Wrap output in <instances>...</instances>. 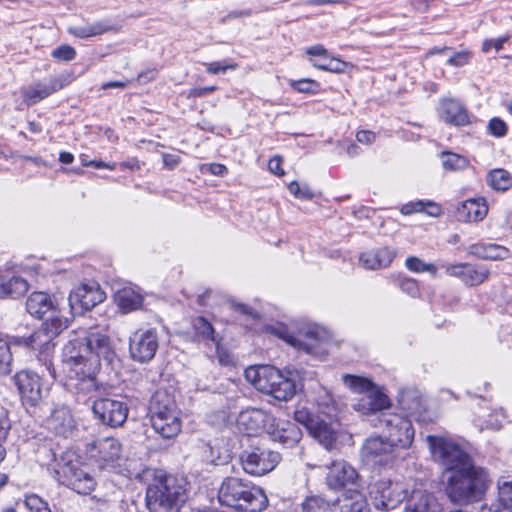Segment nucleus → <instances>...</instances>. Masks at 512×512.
Returning a JSON list of instances; mask_svg holds the SVG:
<instances>
[{
    "label": "nucleus",
    "mask_w": 512,
    "mask_h": 512,
    "mask_svg": "<svg viewBox=\"0 0 512 512\" xmlns=\"http://www.w3.org/2000/svg\"><path fill=\"white\" fill-rule=\"evenodd\" d=\"M116 358L115 346L106 334L83 332L63 347L62 362L69 386L88 394L97 388L96 374L100 360L111 363Z\"/></svg>",
    "instance_id": "obj_1"
},
{
    "label": "nucleus",
    "mask_w": 512,
    "mask_h": 512,
    "mask_svg": "<svg viewBox=\"0 0 512 512\" xmlns=\"http://www.w3.org/2000/svg\"><path fill=\"white\" fill-rule=\"evenodd\" d=\"M444 491L451 502L466 505L482 499L490 484L488 472L473 461L443 476Z\"/></svg>",
    "instance_id": "obj_2"
},
{
    "label": "nucleus",
    "mask_w": 512,
    "mask_h": 512,
    "mask_svg": "<svg viewBox=\"0 0 512 512\" xmlns=\"http://www.w3.org/2000/svg\"><path fill=\"white\" fill-rule=\"evenodd\" d=\"M244 375L255 389L279 401H288L296 394L298 373L294 370L281 371L271 365H253L245 369Z\"/></svg>",
    "instance_id": "obj_3"
},
{
    "label": "nucleus",
    "mask_w": 512,
    "mask_h": 512,
    "mask_svg": "<svg viewBox=\"0 0 512 512\" xmlns=\"http://www.w3.org/2000/svg\"><path fill=\"white\" fill-rule=\"evenodd\" d=\"M221 505L242 512H262L268 499L262 488L238 477H226L218 489Z\"/></svg>",
    "instance_id": "obj_4"
},
{
    "label": "nucleus",
    "mask_w": 512,
    "mask_h": 512,
    "mask_svg": "<svg viewBox=\"0 0 512 512\" xmlns=\"http://www.w3.org/2000/svg\"><path fill=\"white\" fill-rule=\"evenodd\" d=\"M53 463L48 464L53 477L60 483L78 494L87 495L94 491L96 481L94 477L82 467L79 457L73 451H65L60 459L52 452Z\"/></svg>",
    "instance_id": "obj_5"
},
{
    "label": "nucleus",
    "mask_w": 512,
    "mask_h": 512,
    "mask_svg": "<svg viewBox=\"0 0 512 512\" xmlns=\"http://www.w3.org/2000/svg\"><path fill=\"white\" fill-rule=\"evenodd\" d=\"M186 499L184 486L172 475L158 477L146 492L150 512H179Z\"/></svg>",
    "instance_id": "obj_6"
},
{
    "label": "nucleus",
    "mask_w": 512,
    "mask_h": 512,
    "mask_svg": "<svg viewBox=\"0 0 512 512\" xmlns=\"http://www.w3.org/2000/svg\"><path fill=\"white\" fill-rule=\"evenodd\" d=\"M150 422L154 431L164 439L176 437L182 427L180 411L172 395L157 390L151 399Z\"/></svg>",
    "instance_id": "obj_7"
},
{
    "label": "nucleus",
    "mask_w": 512,
    "mask_h": 512,
    "mask_svg": "<svg viewBox=\"0 0 512 512\" xmlns=\"http://www.w3.org/2000/svg\"><path fill=\"white\" fill-rule=\"evenodd\" d=\"M42 326L43 331L33 333L28 338V344L34 350L39 345L41 346L37 361L46 367L48 374L54 379L56 378V371L53 364V344H51V340L68 327V319L63 317L58 307H56L55 313H49V317L43 322Z\"/></svg>",
    "instance_id": "obj_8"
},
{
    "label": "nucleus",
    "mask_w": 512,
    "mask_h": 512,
    "mask_svg": "<svg viewBox=\"0 0 512 512\" xmlns=\"http://www.w3.org/2000/svg\"><path fill=\"white\" fill-rule=\"evenodd\" d=\"M342 380L352 392L363 395L353 404L354 410L361 414L367 415L390 406L388 396L369 378L345 374Z\"/></svg>",
    "instance_id": "obj_9"
},
{
    "label": "nucleus",
    "mask_w": 512,
    "mask_h": 512,
    "mask_svg": "<svg viewBox=\"0 0 512 512\" xmlns=\"http://www.w3.org/2000/svg\"><path fill=\"white\" fill-rule=\"evenodd\" d=\"M267 331L307 354L318 355L321 353L324 330L316 325H305L296 332H292L285 325L277 324L268 326Z\"/></svg>",
    "instance_id": "obj_10"
},
{
    "label": "nucleus",
    "mask_w": 512,
    "mask_h": 512,
    "mask_svg": "<svg viewBox=\"0 0 512 512\" xmlns=\"http://www.w3.org/2000/svg\"><path fill=\"white\" fill-rule=\"evenodd\" d=\"M433 460L443 468V476L472 461L458 443L446 436H427Z\"/></svg>",
    "instance_id": "obj_11"
},
{
    "label": "nucleus",
    "mask_w": 512,
    "mask_h": 512,
    "mask_svg": "<svg viewBox=\"0 0 512 512\" xmlns=\"http://www.w3.org/2000/svg\"><path fill=\"white\" fill-rule=\"evenodd\" d=\"M41 368V374L34 372L30 369L18 371L13 376L14 384L17 387L19 395L23 403L36 406L43 399L44 394V383L48 381V377L51 381H54L48 374L46 367L38 362Z\"/></svg>",
    "instance_id": "obj_12"
},
{
    "label": "nucleus",
    "mask_w": 512,
    "mask_h": 512,
    "mask_svg": "<svg viewBox=\"0 0 512 512\" xmlns=\"http://www.w3.org/2000/svg\"><path fill=\"white\" fill-rule=\"evenodd\" d=\"M369 495L376 509L389 511L407 497L408 491L401 482L381 479L370 485Z\"/></svg>",
    "instance_id": "obj_13"
},
{
    "label": "nucleus",
    "mask_w": 512,
    "mask_h": 512,
    "mask_svg": "<svg viewBox=\"0 0 512 512\" xmlns=\"http://www.w3.org/2000/svg\"><path fill=\"white\" fill-rule=\"evenodd\" d=\"M280 460L278 452L259 446L244 450L240 456L243 470L252 476H262L271 472Z\"/></svg>",
    "instance_id": "obj_14"
},
{
    "label": "nucleus",
    "mask_w": 512,
    "mask_h": 512,
    "mask_svg": "<svg viewBox=\"0 0 512 512\" xmlns=\"http://www.w3.org/2000/svg\"><path fill=\"white\" fill-rule=\"evenodd\" d=\"M380 423L388 440L396 447L407 449L412 445L415 431L411 419L397 413H382Z\"/></svg>",
    "instance_id": "obj_15"
},
{
    "label": "nucleus",
    "mask_w": 512,
    "mask_h": 512,
    "mask_svg": "<svg viewBox=\"0 0 512 512\" xmlns=\"http://www.w3.org/2000/svg\"><path fill=\"white\" fill-rule=\"evenodd\" d=\"M158 348L159 336L155 328L138 329L129 337V354L136 362H150Z\"/></svg>",
    "instance_id": "obj_16"
},
{
    "label": "nucleus",
    "mask_w": 512,
    "mask_h": 512,
    "mask_svg": "<svg viewBox=\"0 0 512 512\" xmlns=\"http://www.w3.org/2000/svg\"><path fill=\"white\" fill-rule=\"evenodd\" d=\"M73 80L72 74L62 73L50 77L47 80L34 83L21 91L24 102L28 105H34L53 93L63 89Z\"/></svg>",
    "instance_id": "obj_17"
},
{
    "label": "nucleus",
    "mask_w": 512,
    "mask_h": 512,
    "mask_svg": "<svg viewBox=\"0 0 512 512\" xmlns=\"http://www.w3.org/2000/svg\"><path fill=\"white\" fill-rule=\"evenodd\" d=\"M324 467L327 469L325 484L329 490L339 491L349 485H357L360 480L357 470L343 459L333 460Z\"/></svg>",
    "instance_id": "obj_18"
},
{
    "label": "nucleus",
    "mask_w": 512,
    "mask_h": 512,
    "mask_svg": "<svg viewBox=\"0 0 512 512\" xmlns=\"http://www.w3.org/2000/svg\"><path fill=\"white\" fill-rule=\"evenodd\" d=\"M446 275L458 278L468 287L479 286L490 276V270L486 265L474 263L443 264Z\"/></svg>",
    "instance_id": "obj_19"
},
{
    "label": "nucleus",
    "mask_w": 512,
    "mask_h": 512,
    "mask_svg": "<svg viewBox=\"0 0 512 512\" xmlns=\"http://www.w3.org/2000/svg\"><path fill=\"white\" fill-rule=\"evenodd\" d=\"M105 293L99 284L90 281L81 283L75 287L69 295V305L72 310L80 309L82 311L91 310L96 305L105 300Z\"/></svg>",
    "instance_id": "obj_20"
},
{
    "label": "nucleus",
    "mask_w": 512,
    "mask_h": 512,
    "mask_svg": "<svg viewBox=\"0 0 512 512\" xmlns=\"http://www.w3.org/2000/svg\"><path fill=\"white\" fill-rule=\"evenodd\" d=\"M274 421V416L259 408H247L242 410L236 419L238 430L248 436H256L268 430V426Z\"/></svg>",
    "instance_id": "obj_21"
},
{
    "label": "nucleus",
    "mask_w": 512,
    "mask_h": 512,
    "mask_svg": "<svg viewBox=\"0 0 512 512\" xmlns=\"http://www.w3.org/2000/svg\"><path fill=\"white\" fill-rule=\"evenodd\" d=\"M92 409L103 424L111 427L122 426L128 416L127 405L120 400L110 398H101L94 401Z\"/></svg>",
    "instance_id": "obj_22"
},
{
    "label": "nucleus",
    "mask_w": 512,
    "mask_h": 512,
    "mask_svg": "<svg viewBox=\"0 0 512 512\" xmlns=\"http://www.w3.org/2000/svg\"><path fill=\"white\" fill-rule=\"evenodd\" d=\"M398 407L403 417L417 422H427V405L420 392L415 389H403L398 395Z\"/></svg>",
    "instance_id": "obj_23"
},
{
    "label": "nucleus",
    "mask_w": 512,
    "mask_h": 512,
    "mask_svg": "<svg viewBox=\"0 0 512 512\" xmlns=\"http://www.w3.org/2000/svg\"><path fill=\"white\" fill-rule=\"evenodd\" d=\"M87 452L101 468H105L113 466L120 459L122 445L117 439L106 437L88 444Z\"/></svg>",
    "instance_id": "obj_24"
},
{
    "label": "nucleus",
    "mask_w": 512,
    "mask_h": 512,
    "mask_svg": "<svg viewBox=\"0 0 512 512\" xmlns=\"http://www.w3.org/2000/svg\"><path fill=\"white\" fill-rule=\"evenodd\" d=\"M388 437L372 436L366 440L363 446V455L368 461L379 465H387L394 458V451L397 449Z\"/></svg>",
    "instance_id": "obj_25"
},
{
    "label": "nucleus",
    "mask_w": 512,
    "mask_h": 512,
    "mask_svg": "<svg viewBox=\"0 0 512 512\" xmlns=\"http://www.w3.org/2000/svg\"><path fill=\"white\" fill-rule=\"evenodd\" d=\"M267 433L274 442H279L286 447H292L302 438V431L296 423L288 420H276L268 426Z\"/></svg>",
    "instance_id": "obj_26"
},
{
    "label": "nucleus",
    "mask_w": 512,
    "mask_h": 512,
    "mask_svg": "<svg viewBox=\"0 0 512 512\" xmlns=\"http://www.w3.org/2000/svg\"><path fill=\"white\" fill-rule=\"evenodd\" d=\"M438 114L442 121L453 126L470 124V115L466 107L453 98L442 99L439 103Z\"/></svg>",
    "instance_id": "obj_27"
},
{
    "label": "nucleus",
    "mask_w": 512,
    "mask_h": 512,
    "mask_svg": "<svg viewBox=\"0 0 512 512\" xmlns=\"http://www.w3.org/2000/svg\"><path fill=\"white\" fill-rule=\"evenodd\" d=\"M396 256L395 249L391 247H379L361 253L360 264L369 270H377L388 267Z\"/></svg>",
    "instance_id": "obj_28"
},
{
    "label": "nucleus",
    "mask_w": 512,
    "mask_h": 512,
    "mask_svg": "<svg viewBox=\"0 0 512 512\" xmlns=\"http://www.w3.org/2000/svg\"><path fill=\"white\" fill-rule=\"evenodd\" d=\"M488 213L485 199H468L459 204L456 210V218L461 222L482 221Z\"/></svg>",
    "instance_id": "obj_29"
},
{
    "label": "nucleus",
    "mask_w": 512,
    "mask_h": 512,
    "mask_svg": "<svg viewBox=\"0 0 512 512\" xmlns=\"http://www.w3.org/2000/svg\"><path fill=\"white\" fill-rule=\"evenodd\" d=\"M144 296L137 286H124L115 293V302L123 313H130L142 307Z\"/></svg>",
    "instance_id": "obj_30"
},
{
    "label": "nucleus",
    "mask_w": 512,
    "mask_h": 512,
    "mask_svg": "<svg viewBox=\"0 0 512 512\" xmlns=\"http://www.w3.org/2000/svg\"><path fill=\"white\" fill-rule=\"evenodd\" d=\"M331 512H369V507L362 493L350 490L332 504Z\"/></svg>",
    "instance_id": "obj_31"
},
{
    "label": "nucleus",
    "mask_w": 512,
    "mask_h": 512,
    "mask_svg": "<svg viewBox=\"0 0 512 512\" xmlns=\"http://www.w3.org/2000/svg\"><path fill=\"white\" fill-rule=\"evenodd\" d=\"M56 307L55 301L45 292H34L26 301L27 312L39 319H43L46 314L55 313Z\"/></svg>",
    "instance_id": "obj_32"
},
{
    "label": "nucleus",
    "mask_w": 512,
    "mask_h": 512,
    "mask_svg": "<svg viewBox=\"0 0 512 512\" xmlns=\"http://www.w3.org/2000/svg\"><path fill=\"white\" fill-rule=\"evenodd\" d=\"M442 507L429 493L413 490L406 504L405 512H441Z\"/></svg>",
    "instance_id": "obj_33"
},
{
    "label": "nucleus",
    "mask_w": 512,
    "mask_h": 512,
    "mask_svg": "<svg viewBox=\"0 0 512 512\" xmlns=\"http://www.w3.org/2000/svg\"><path fill=\"white\" fill-rule=\"evenodd\" d=\"M50 428L58 435L67 437L75 427L71 411L66 406L55 408L48 420Z\"/></svg>",
    "instance_id": "obj_34"
},
{
    "label": "nucleus",
    "mask_w": 512,
    "mask_h": 512,
    "mask_svg": "<svg viewBox=\"0 0 512 512\" xmlns=\"http://www.w3.org/2000/svg\"><path fill=\"white\" fill-rule=\"evenodd\" d=\"M29 289L28 281L14 273H7L0 276V296L18 298L23 296Z\"/></svg>",
    "instance_id": "obj_35"
},
{
    "label": "nucleus",
    "mask_w": 512,
    "mask_h": 512,
    "mask_svg": "<svg viewBox=\"0 0 512 512\" xmlns=\"http://www.w3.org/2000/svg\"><path fill=\"white\" fill-rule=\"evenodd\" d=\"M309 434L327 450L334 447L338 437V431L335 427V423L327 422L322 419H318V421L311 426Z\"/></svg>",
    "instance_id": "obj_36"
},
{
    "label": "nucleus",
    "mask_w": 512,
    "mask_h": 512,
    "mask_svg": "<svg viewBox=\"0 0 512 512\" xmlns=\"http://www.w3.org/2000/svg\"><path fill=\"white\" fill-rule=\"evenodd\" d=\"M470 253L485 260H504L510 257V250L495 243H477L470 246Z\"/></svg>",
    "instance_id": "obj_37"
},
{
    "label": "nucleus",
    "mask_w": 512,
    "mask_h": 512,
    "mask_svg": "<svg viewBox=\"0 0 512 512\" xmlns=\"http://www.w3.org/2000/svg\"><path fill=\"white\" fill-rule=\"evenodd\" d=\"M400 212L403 215L425 212L429 216L438 217L441 214V208L432 201L417 200L402 205Z\"/></svg>",
    "instance_id": "obj_38"
},
{
    "label": "nucleus",
    "mask_w": 512,
    "mask_h": 512,
    "mask_svg": "<svg viewBox=\"0 0 512 512\" xmlns=\"http://www.w3.org/2000/svg\"><path fill=\"white\" fill-rule=\"evenodd\" d=\"M487 184L495 191L505 192L512 187V175L505 169L497 168L487 174Z\"/></svg>",
    "instance_id": "obj_39"
},
{
    "label": "nucleus",
    "mask_w": 512,
    "mask_h": 512,
    "mask_svg": "<svg viewBox=\"0 0 512 512\" xmlns=\"http://www.w3.org/2000/svg\"><path fill=\"white\" fill-rule=\"evenodd\" d=\"M192 327L194 331V335L199 342L216 343L219 339H217L215 335V330L212 324L204 317L199 316L196 317L192 322Z\"/></svg>",
    "instance_id": "obj_40"
},
{
    "label": "nucleus",
    "mask_w": 512,
    "mask_h": 512,
    "mask_svg": "<svg viewBox=\"0 0 512 512\" xmlns=\"http://www.w3.org/2000/svg\"><path fill=\"white\" fill-rule=\"evenodd\" d=\"M315 403L323 415L332 418L337 414V404L332 394L326 388H320L317 392Z\"/></svg>",
    "instance_id": "obj_41"
},
{
    "label": "nucleus",
    "mask_w": 512,
    "mask_h": 512,
    "mask_svg": "<svg viewBox=\"0 0 512 512\" xmlns=\"http://www.w3.org/2000/svg\"><path fill=\"white\" fill-rule=\"evenodd\" d=\"M110 29L111 27L107 23L99 21L84 26L71 27L69 28V32L79 38H88L101 35Z\"/></svg>",
    "instance_id": "obj_42"
},
{
    "label": "nucleus",
    "mask_w": 512,
    "mask_h": 512,
    "mask_svg": "<svg viewBox=\"0 0 512 512\" xmlns=\"http://www.w3.org/2000/svg\"><path fill=\"white\" fill-rule=\"evenodd\" d=\"M441 162L443 168L450 172L462 171L469 166V161L466 157L450 151L441 153Z\"/></svg>",
    "instance_id": "obj_43"
},
{
    "label": "nucleus",
    "mask_w": 512,
    "mask_h": 512,
    "mask_svg": "<svg viewBox=\"0 0 512 512\" xmlns=\"http://www.w3.org/2000/svg\"><path fill=\"white\" fill-rule=\"evenodd\" d=\"M302 512H331L332 504L320 495L307 496L301 504Z\"/></svg>",
    "instance_id": "obj_44"
},
{
    "label": "nucleus",
    "mask_w": 512,
    "mask_h": 512,
    "mask_svg": "<svg viewBox=\"0 0 512 512\" xmlns=\"http://www.w3.org/2000/svg\"><path fill=\"white\" fill-rule=\"evenodd\" d=\"M13 355L7 336L0 335V375H8L12 371Z\"/></svg>",
    "instance_id": "obj_45"
},
{
    "label": "nucleus",
    "mask_w": 512,
    "mask_h": 512,
    "mask_svg": "<svg viewBox=\"0 0 512 512\" xmlns=\"http://www.w3.org/2000/svg\"><path fill=\"white\" fill-rule=\"evenodd\" d=\"M405 265L408 270L414 273H424L427 272L432 276H436L438 268L433 263H426L422 259L411 256L408 257L405 261Z\"/></svg>",
    "instance_id": "obj_46"
},
{
    "label": "nucleus",
    "mask_w": 512,
    "mask_h": 512,
    "mask_svg": "<svg viewBox=\"0 0 512 512\" xmlns=\"http://www.w3.org/2000/svg\"><path fill=\"white\" fill-rule=\"evenodd\" d=\"M498 494L503 506L512 511V479L501 478L498 480Z\"/></svg>",
    "instance_id": "obj_47"
},
{
    "label": "nucleus",
    "mask_w": 512,
    "mask_h": 512,
    "mask_svg": "<svg viewBox=\"0 0 512 512\" xmlns=\"http://www.w3.org/2000/svg\"><path fill=\"white\" fill-rule=\"evenodd\" d=\"M24 506L29 512H51L48 503L36 494L25 495Z\"/></svg>",
    "instance_id": "obj_48"
},
{
    "label": "nucleus",
    "mask_w": 512,
    "mask_h": 512,
    "mask_svg": "<svg viewBox=\"0 0 512 512\" xmlns=\"http://www.w3.org/2000/svg\"><path fill=\"white\" fill-rule=\"evenodd\" d=\"M290 86L300 93L316 94L319 91V83L308 78L291 80Z\"/></svg>",
    "instance_id": "obj_49"
},
{
    "label": "nucleus",
    "mask_w": 512,
    "mask_h": 512,
    "mask_svg": "<svg viewBox=\"0 0 512 512\" xmlns=\"http://www.w3.org/2000/svg\"><path fill=\"white\" fill-rule=\"evenodd\" d=\"M288 189L289 192L298 199L311 200L314 197V193L306 183L300 184L297 181H292L288 185Z\"/></svg>",
    "instance_id": "obj_50"
},
{
    "label": "nucleus",
    "mask_w": 512,
    "mask_h": 512,
    "mask_svg": "<svg viewBox=\"0 0 512 512\" xmlns=\"http://www.w3.org/2000/svg\"><path fill=\"white\" fill-rule=\"evenodd\" d=\"M294 419L297 423L302 424L309 432L311 426H313L319 418L314 417L307 408L302 407L294 412Z\"/></svg>",
    "instance_id": "obj_51"
},
{
    "label": "nucleus",
    "mask_w": 512,
    "mask_h": 512,
    "mask_svg": "<svg viewBox=\"0 0 512 512\" xmlns=\"http://www.w3.org/2000/svg\"><path fill=\"white\" fill-rule=\"evenodd\" d=\"M398 287L402 292L406 293L410 297H418L420 295V290L418 286V282L409 277H401L398 280Z\"/></svg>",
    "instance_id": "obj_52"
},
{
    "label": "nucleus",
    "mask_w": 512,
    "mask_h": 512,
    "mask_svg": "<svg viewBox=\"0 0 512 512\" xmlns=\"http://www.w3.org/2000/svg\"><path fill=\"white\" fill-rule=\"evenodd\" d=\"M52 57L57 61H72L76 57V51L69 45H61L52 51Z\"/></svg>",
    "instance_id": "obj_53"
},
{
    "label": "nucleus",
    "mask_w": 512,
    "mask_h": 512,
    "mask_svg": "<svg viewBox=\"0 0 512 512\" xmlns=\"http://www.w3.org/2000/svg\"><path fill=\"white\" fill-rule=\"evenodd\" d=\"M349 65V63L342 61L339 58L332 57L331 60L327 61V64L318 65V69L333 73H343Z\"/></svg>",
    "instance_id": "obj_54"
},
{
    "label": "nucleus",
    "mask_w": 512,
    "mask_h": 512,
    "mask_svg": "<svg viewBox=\"0 0 512 512\" xmlns=\"http://www.w3.org/2000/svg\"><path fill=\"white\" fill-rule=\"evenodd\" d=\"M488 130L493 136L503 137L507 133V125L503 120L495 117L489 121Z\"/></svg>",
    "instance_id": "obj_55"
},
{
    "label": "nucleus",
    "mask_w": 512,
    "mask_h": 512,
    "mask_svg": "<svg viewBox=\"0 0 512 512\" xmlns=\"http://www.w3.org/2000/svg\"><path fill=\"white\" fill-rule=\"evenodd\" d=\"M470 53L468 51H460L450 56L447 64L454 67H463L469 63Z\"/></svg>",
    "instance_id": "obj_56"
},
{
    "label": "nucleus",
    "mask_w": 512,
    "mask_h": 512,
    "mask_svg": "<svg viewBox=\"0 0 512 512\" xmlns=\"http://www.w3.org/2000/svg\"><path fill=\"white\" fill-rule=\"evenodd\" d=\"M217 348V358L221 365L232 366L235 364V357L228 350L220 347L219 340L215 343Z\"/></svg>",
    "instance_id": "obj_57"
},
{
    "label": "nucleus",
    "mask_w": 512,
    "mask_h": 512,
    "mask_svg": "<svg viewBox=\"0 0 512 512\" xmlns=\"http://www.w3.org/2000/svg\"><path fill=\"white\" fill-rule=\"evenodd\" d=\"M206 71L209 74H218L220 72H226L228 69H235L236 64H228L226 61L223 62H211L206 63Z\"/></svg>",
    "instance_id": "obj_58"
},
{
    "label": "nucleus",
    "mask_w": 512,
    "mask_h": 512,
    "mask_svg": "<svg viewBox=\"0 0 512 512\" xmlns=\"http://www.w3.org/2000/svg\"><path fill=\"white\" fill-rule=\"evenodd\" d=\"M505 419V414L502 409L496 412L495 419H493L492 415L486 421V427L498 430L502 426V421Z\"/></svg>",
    "instance_id": "obj_59"
},
{
    "label": "nucleus",
    "mask_w": 512,
    "mask_h": 512,
    "mask_svg": "<svg viewBox=\"0 0 512 512\" xmlns=\"http://www.w3.org/2000/svg\"><path fill=\"white\" fill-rule=\"evenodd\" d=\"M327 52V49L321 44L308 47L305 50V53L312 57L311 59H319L325 56Z\"/></svg>",
    "instance_id": "obj_60"
},
{
    "label": "nucleus",
    "mask_w": 512,
    "mask_h": 512,
    "mask_svg": "<svg viewBox=\"0 0 512 512\" xmlns=\"http://www.w3.org/2000/svg\"><path fill=\"white\" fill-rule=\"evenodd\" d=\"M282 159L279 156H275L271 158L268 162V169L275 175L282 176L284 175V170L281 167Z\"/></svg>",
    "instance_id": "obj_61"
},
{
    "label": "nucleus",
    "mask_w": 512,
    "mask_h": 512,
    "mask_svg": "<svg viewBox=\"0 0 512 512\" xmlns=\"http://www.w3.org/2000/svg\"><path fill=\"white\" fill-rule=\"evenodd\" d=\"M356 138H357L358 142H360L362 144L369 145V144H372L375 141L376 135L372 131L361 130V131L357 132Z\"/></svg>",
    "instance_id": "obj_62"
},
{
    "label": "nucleus",
    "mask_w": 512,
    "mask_h": 512,
    "mask_svg": "<svg viewBox=\"0 0 512 512\" xmlns=\"http://www.w3.org/2000/svg\"><path fill=\"white\" fill-rule=\"evenodd\" d=\"M158 71L155 68L147 69L146 71L141 72L138 75V82L140 84H146L152 80H154L157 77Z\"/></svg>",
    "instance_id": "obj_63"
},
{
    "label": "nucleus",
    "mask_w": 512,
    "mask_h": 512,
    "mask_svg": "<svg viewBox=\"0 0 512 512\" xmlns=\"http://www.w3.org/2000/svg\"><path fill=\"white\" fill-rule=\"evenodd\" d=\"M216 90V86H207V87H196L189 91L188 97L198 98L203 97L209 93H212Z\"/></svg>",
    "instance_id": "obj_64"
}]
</instances>
